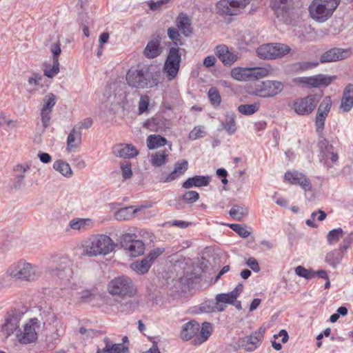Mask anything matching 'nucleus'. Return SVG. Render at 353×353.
<instances>
[{"instance_id":"obj_1","label":"nucleus","mask_w":353,"mask_h":353,"mask_svg":"<svg viewBox=\"0 0 353 353\" xmlns=\"http://www.w3.org/2000/svg\"><path fill=\"white\" fill-rule=\"evenodd\" d=\"M126 81L130 86L138 89L152 88L158 84L156 74L151 68L141 65L132 67L128 70Z\"/></svg>"},{"instance_id":"obj_2","label":"nucleus","mask_w":353,"mask_h":353,"mask_svg":"<svg viewBox=\"0 0 353 353\" xmlns=\"http://www.w3.org/2000/svg\"><path fill=\"white\" fill-rule=\"evenodd\" d=\"M341 0H313L309 7L311 17L317 22L326 21L337 8Z\"/></svg>"},{"instance_id":"obj_3","label":"nucleus","mask_w":353,"mask_h":353,"mask_svg":"<svg viewBox=\"0 0 353 353\" xmlns=\"http://www.w3.org/2000/svg\"><path fill=\"white\" fill-rule=\"evenodd\" d=\"M114 245L110 236L97 234L90 239V242L85 247V252L90 256L107 255L114 250Z\"/></svg>"},{"instance_id":"obj_4","label":"nucleus","mask_w":353,"mask_h":353,"mask_svg":"<svg viewBox=\"0 0 353 353\" xmlns=\"http://www.w3.org/2000/svg\"><path fill=\"white\" fill-rule=\"evenodd\" d=\"M110 294L121 298L132 297L137 292V288L132 279L127 276H120L111 280L108 285Z\"/></svg>"},{"instance_id":"obj_5","label":"nucleus","mask_w":353,"mask_h":353,"mask_svg":"<svg viewBox=\"0 0 353 353\" xmlns=\"http://www.w3.org/2000/svg\"><path fill=\"white\" fill-rule=\"evenodd\" d=\"M290 48L283 43H267L256 49L258 57L263 59H276L281 58L290 52Z\"/></svg>"},{"instance_id":"obj_6","label":"nucleus","mask_w":353,"mask_h":353,"mask_svg":"<svg viewBox=\"0 0 353 353\" xmlns=\"http://www.w3.org/2000/svg\"><path fill=\"white\" fill-rule=\"evenodd\" d=\"M181 50H183L179 47H172L169 50L163 70L170 81L174 79L179 72L181 61Z\"/></svg>"},{"instance_id":"obj_7","label":"nucleus","mask_w":353,"mask_h":353,"mask_svg":"<svg viewBox=\"0 0 353 353\" xmlns=\"http://www.w3.org/2000/svg\"><path fill=\"white\" fill-rule=\"evenodd\" d=\"M9 272L12 277L26 281L35 280L41 274L38 267L25 262L12 265L10 268Z\"/></svg>"},{"instance_id":"obj_8","label":"nucleus","mask_w":353,"mask_h":353,"mask_svg":"<svg viewBox=\"0 0 353 353\" xmlns=\"http://www.w3.org/2000/svg\"><path fill=\"white\" fill-rule=\"evenodd\" d=\"M243 291V285L239 283L237 286L229 293L219 294L216 296V308L219 312H222L225 309L223 304H230L235 306L238 310H241V302L236 301V298Z\"/></svg>"},{"instance_id":"obj_9","label":"nucleus","mask_w":353,"mask_h":353,"mask_svg":"<svg viewBox=\"0 0 353 353\" xmlns=\"http://www.w3.org/2000/svg\"><path fill=\"white\" fill-rule=\"evenodd\" d=\"M319 101V97L316 95H308L305 97L298 98L293 101L292 108L298 115H309L314 111Z\"/></svg>"},{"instance_id":"obj_10","label":"nucleus","mask_w":353,"mask_h":353,"mask_svg":"<svg viewBox=\"0 0 353 353\" xmlns=\"http://www.w3.org/2000/svg\"><path fill=\"white\" fill-rule=\"evenodd\" d=\"M22 313L18 310H11L5 316L4 323L1 327V334L4 339H8L19 327Z\"/></svg>"},{"instance_id":"obj_11","label":"nucleus","mask_w":353,"mask_h":353,"mask_svg":"<svg viewBox=\"0 0 353 353\" xmlns=\"http://www.w3.org/2000/svg\"><path fill=\"white\" fill-rule=\"evenodd\" d=\"M134 234L126 233L122 236V246L132 257H137L143 254L145 245L141 240L136 239Z\"/></svg>"},{"instance_id":"obj_12","label":"nucleus","mask_w":353,"mask_h":353,"mask_svg":"<svg viewBox=\"0 0 353 353\" xmlns=\"http://www.w3.org/2000/svg\"><path fill=\"white\" fill-rule=\"evenodd\" d=\"M336 78V77H327L323 74H317L307 77H296L293 79L292 82L297 85L303 86H311L318 88L320 86H327Z\"/></svg>"},{"instance_id":"obj_13","label":"nucleus","mask_w":353,"mask_h":353,"mask_svg":"<svg viewBox=\"0 0 353 353\" xmlns=\"http://www.w3.org/2000/svg\"><path fill=\"white\" fill-rule=\"evenodd\" d=\"M291 1L292 0H270V7L276 17L286 23H288L290 15Z\"/></svg>"},{"instance_id":"obj_14","label":"nucleus","mask_w":353,"mask_h":353,"mask_svg":"<svg viewBox=\"0 0 353 353\" xmlns=\"http://www.w3.org/2000/svg\"><path fill=\"white\" fill-rule=\"evenodd\" d=\"M243 5V0H220L216 5L217 12L221 15H236Z\"/></svg>"},{"instance_id":"obj_15","label":"nucleus","mask_w":353,"mask_h":353,"mask_svg":"<svg viewBox=\"0 0 353 353\" xmlns=\"http://www.w3.org/2000/svg\"><path fill=\"white\" fill-rule=\"evenodd\" d=\"M332 105L330 97H325L320 103L315 119L316 130L318 133H321L324 128L325 121L330 111Z\"/></svg>"},{"instance_id":"obj_16","label":"nucleus","mask_w":353,"mask_h":353,"mask_svg":"<svg viewBox=\"0 0 353 353\" xmlns=\"http://www.w3.org/2000/svg\"><path fill=\"white\" fill-rule=\"evenodd\" d=\"M284 85L279 81H263L261 84L260 97H272L283 91Z\"/></svg>"},{"instance_id":"obj_17","label":"nucleus","mask_w":353,"mask_h":353,"mask_svg":"<svg viewBox=\"0 0 353 353\" xmlns=\"http://www.w3.org/2000/svg\"><path fill=\"white\" fill-rule=\"evenodd\" d=\"M265 329L259 327L251 335L244 338V350L248 352H252L259 347L263 339Z\"/></svg>"},{"instance_id":"obj_18","label":"nucleus","mask_w":353,"mask_h":353,"mask_svg":"<svg viewBox=\"0 0 353 353\" xmlns=\"http://www.w3.org/2000/svg\"><path fill=\"white\" fill-rule=\"evenodd\" d=\"M274 70L270 65L263 67L244 68V79H259L271 76Z\"/></svg>"},{"instance_id":"obj_19","label":"nucleus","mask_w":353,"mask_h":353,"mask_svg":"<svg viewBox=\"0 0 353 353\" xmlns=\"http://www.w3.org/2000/svg\"><path fill=\"white\" fill-rule=\"evenodd\" d=\"M285 179L291 184L299 185L305 191L311 190L312 185L309 179L297 171L287 172L285 174Z\"/></svg>"},{"instance_id":"obj_20","label":"nucleus","mask_w":353,"mask_h":353,"mask_svg":"<svg viewBox=\"0 0 353 353\" xmlns=\"http://www.w3.org/2000/svg\"><path fill=\"white\" fill-rule=\"evenodd\" d=\"M52 274L61 280L69 281L73 274L72 262L66 258L63 259L58 266L52 270Z\"/></svg>"},{"instance_id":"obj_21","label":"nucleus","mask_w":353,"mask_h":353,"mask_svg":"<svg viewBox=\"0 0 353 353\" xmlns=\"http://www.w3.org/2000/svg\"><path fill=\"white\" fill-rule=\"evenodd\" d=\"M350 55V51L348 50L341 48H332L323 53L320 61L321 63L336 61L344 59Z\"/></svg>"},{"instance_id":"obj_22","label":"nucleus","mask_w":353,"mask_h":353,"mask_svg":"<svg viewBox=\"0 0 353 353\" xmlns=\"http://www.w3.org/2000/svg\"><path fill=\"white\" fill-rule=\"evenodd\" d=\"M30 169V165L28 163L17 164L13 168V170L16 172L14 176V181L12 188L15 190H21L25 185V176L26 172Z\"/></svg>"},{"instance_id":"obj_23","label":"nucleus","mask_w":353,"mask_h":353,"mask_svg":"<svg viewBox=\"0 0 353 353\" xmlns=\"http://www.w3.org/2000/svg\"><path fill=\"white\" fill-rule=\"evenodd\" d=\"M199 330L200 325L197 321L194 320L190 321L183 325L180 332V337L183 341H189L196 336Z\"/></svg>"},{"instance_id":"obj_24","label":"nucleus","mask_w":353,"mask_h":353,"mask_svg":"<svg viewBox=\"0 0 353 353\" xmlns=\"http://www.w3.org/2000/svg\"><path fill=\"white\" fill-rule=\"evenodd\" d=\"M17 339L21 344H28L34 342L37 339V334L33 325L26 323L23 330L17 334Z\"/></svg>"},{"instance_id":"obj_25","label":"nucleus","mask_w":353,"mask_h":353,"mask_svg":"<svg viewBox=\"0 0 353 353\" xmlns=\"http://www.w3.org/2000/svg\"><path fill=\"white\" fill-rule=\"evenodd\" d=\"M113 153L121 158H133L138 154L137 149L132 144H119L113 148Z\"/></svg>"},{"instance_id":"obj_26","label":"nucleus","mask_w":353,"mask_h":353,"mask_svg":"<svg viewBox=\"0 0 353 353\" xmlns=\"http://www.w3.org/2000/svg\"><path fill=\"white\" fill-rule=\"evenodd\" d=\"M216 55L225 65H230L237 59L236 55L230 52L228 48L225 45L216 47Z\"/></svg>"},{"instance_id":"obj_27","label":"nucleus","mask_w":353,"mask_h":353,"mask_svg":"<svg viewBox=\"0 0 353 353\" xmlns=\"http://www.w3.org/2000/svg\"><path fill=\"white\" fill-rule=\"evenodd\" d=\"M176 26L185 37H190L192 34L191 20L187 14L180 13L176 17Z\"/></svg>"},{"instance_id":"obj_28","label":"nucleus","mask_w":353,"mask_h":353,"mask_svg":"<svg viewBox=\"0 0 353 353\" xmlns=\"http://www.w3.org/2000/svg\"><path fill=\"white\" fill-rule=\"evenodd\" d=\"M81 143V132L79 129H77V126L75 125L68 136L66 150L70 152L79 148Z\"/></svg>"},{"instance_id":"obj_29","label":"nucleus","mask_w":353,"mask_h":353,"mask_svg":"<svg viewBox=\"0 0 353 353\" xmlns=\"http://www.w3.org/2000/svg\"><path fill=\"white\" fill-rule=\"evenodd\" d=\"M210 181V176H209L196 175L193 177H190L185 181L182 184V187L185 189H190L193 187H204L208 185Z\"/></svg>"},{"instance_id":"obj_30","label":"nucleus","mask_w":353,"mask_h":353,"mask_svg":"<svg viewBox=\"0 0 353 353\" xmlns=\"http://www.w3.org/2000/svg\"><path fill=\"white\" fill-rule=\"evenodd\" d=\"M105 347L98 348L97 353H128V348L121 343H112L108 337L104 338Z\"/></svg>"},{"instance_id":"obj_31","label":"nucleus","mask_w":353,"mask_h":353,"mask_svg":"<svg viewBox=\"0 0 353 353\" xmlns=\"http://www.w3.org/2000/svg\"><path fill=\"white\" fill-rule=\"evenodd\" d=\"M353 107V84L345 86L341 99L340 108L343 112H349Z\"/></svg>"},{"instance_id":"obj_32","label":"nucleus","mask_w":353,"mask_h":353,"mask_svg":"<svg viewBox=\"0 0 353 353\" xmlns=\"http://www.w3.org/2000/svg\"><path fill=\"white\" fill-rule=\"evenodd\" d=\"M212 332L211 323L203 322L200 326V330L196 336L194 338L193 343L195 345H199L206 341L210 336Z\"/></svg>"},{"instance_id":"obj_33","label":"nucleus","mask_w":353,"mask_h":353,"mask_svg":"<svg viewBox=\"0 0 353 353\" xmlns=\"http://www.w3.org/2000/svg\"><path fill=\"white\" fill-rule=\"evenodd\" d=\"M172 145L169 144V150H161L156 152L151 155L150 163L152 165L160 167L168 161L170 151L172 150Z\"/></svg>"},{"instance_id":"obj_34","label":"nucleus","mask_w":353,"mask_h":353,"mask_svg":"<svg viewBox=\"0 0 353 353\" xmlns=\"http://www.w3.org/2000/svg\"><path fill=\"white\" fill-rule=\"evenodd\" d=\"M161 52V48L160 47L159 41L153 39L148 41L143 54L148 59H154L159 56Z\"/></svg>"},{"instance_id":"obj_35","label":"nucleus","mask_w":353,"mask_h":353,"mask_svg":"<svg viewBox=\"0 0 353 353\" xmlns=\"http://www.w3.org/2000/svg\"><path fill=\"white\" fill-rule=\"evenodd\" d=\"M262 81L252 79L250 78L244 79V90L250 94L260 97Z\"/></svg>"},{"instance_id":"obj_36","label":"nucleus","mask_w":353,"mask_h":353,"mask_svg":"<svg viewBox=\"0 0 353 353\" xmlns=\"http://www.w3.org/2000/svg\"><path fill=\"white\" fill-rule=\"evenodd\" d=\"M143 126L150 131L158 132L163 130L165 123L161 118L155 117L147 119Z\"/></svg>"},{"instance_id":"obj_37","label":"nucleus","mask_w":353,"mask_h":353,"mask_svg":"<svg viewBox=\"0 0 353 353\" xmlns=\"http://www.w3.org/2000/svg\"><path fill=\"white\" fill-rule=\"evenodd\" d=\"M343 257V252L341 250H333L326 254L325 261L332 268L339 265Z\"/></svg>"},{"instance_id":"obj_38","label":"nucleus","mask_w":353,"mask_h":353,"mask_svg":"<svg viewBox=\"0 0 353 353\" xmlns=\"http://www.w3.org/2000/svg\"><path fill=\"white\" fill-rule=\"evenodd\" d=\"M147 147L150 150H154L168 143L167 139L159 134H150L147 137Z\"/></svg>"},{"instance_id":"obj_39","label":"nucleus","mask_w":353,"mask_h":353,"mask_svg":"<svg viewBox=\"0 0 353 353\" xmlns=\"http://www.w3.org/2000/svg\"><path fill=\"white\" fill-rule=\"evenodd\" d=\"M138 209H134L132 206L122 208L115 212L114 218L118 221L130 220L134 217Z\"/></svg>"},{"instance_id":"obj_40","label":"nucleus","mask_w":353,"mask_h":353,"mask_svg":"<svg viewBox=\"0 0 353 353\" xmlns=\"http://www.w3.org/2000/svg\"><path fill=\"white\" fill-rule=\"evenodd\" d=\"M53 168L65 177L70 178L72 176L73 173L70 165L61 159L57 160L54 162Z\"/></svg>"},{"instance_id":"obj_41","label":"nucleus","mask_w":353,"mask_h":353,"mask_svg":"<svg viewBox=\"0 0 353 353\" xmlns=\"http://www.w3.org/2000/svg\"><path fill=\"white\" fill-rule=\"evenodd\" d=\"M318 145L320 148L321 154L325 151L329 152L331 153V161L332 163H335L338 160V154L334 152L333 146L329 145L328 141L325 139L321 137L319 141Z\"/></svg>"},{"instance_id":"obj_42","label":"nucleus","mask_w":353,"mask_h":353,"mask_svg":"<svg viewBox=\"0 0 353 353\" xmlns=\"http://www.w3.org/2000/svg\"><path fill=\"white\" fill-rule=\"evenodd\" d=\"M92 224V221L90 219H73L69 223V226L73 230H83L87 227H90Z\"/></svg>"},{"instance_id":"obj_43","label":"nucleus","mask_w":353,"mask_h":353,"mask_svg":"<svg viewBox=\"0 0 353 353\" xmlns=\"http://www.w3.org/2000/svg\"><path fill=\"white\" fill-rule=\"evenodd\" d=\"M151 265L148 261L145 258H143L140 261H136L132 263L131 268L137 273L143 274L148 272Z\"/></svg>"},{"instance_id":"obj_44","label":"nucleus","mask_w":353,"mask_h":353,"mask_svg":"<svg viewBox=\"0 0 353 353\" xmlns=\"http://www.w3.org/2000/svg\"><path fill=\"white\" fill-rule=\"evenodd\" d=\"M252 228L244 225V246L254 250L256 248L255 238L252 236Z\"/></svg>"},{"instance_id":"obj_45","label":"nucleus","mask_w":353,"mask_h":353,"mask_svg":"<svg viewBox=\"0 0 353 353\" xmlns=\"http://www.w3.org/2000/svg\"><path fill=\"white\" fill-rule=\"evenodd\" d=\"M208 95L209 100L213 106L217 107L220 105L221 102V97L216 88H210L208 90Z\"/></svg>"},{"instance_id":"obj_46","label":"nucleus","mask_w":353,"mask_h":353,"mask_svg":"<svg viewBox=\"0 0 353 353\" xmlns=\"http://www.w3.org/2000/svg\"><path fill=\"white\" fill-rule=\"evenodd\" d=\"M224 129L230 134H232L236 130V124L234 115L232 113L227 114L225 120L222 123Z\"/></svg>"},{"instance_id":"obj_47","label":"nucleus","mask_w":353,"mask_h":353,"mask_svg":"<svg viewBox=\"0 0 353 353\" xmlns=\"http://www.w3.org/2000/svg\"><path fill=\"white\" fill-rule=\"evenodd\" d=\"M343 235V231L341 228L330 231L327 235V240L330 245L337 243Z\"/></svg>"},{"instance_id":"obj_48","label":"nucleus","mask_w":353,"mask_h":353,"mask_svg":"<svg viewBox=\"0 0 353 353\" xmlns=\"http://www.w3.org/2000/svg\"><path fill=\"white\" fill-rule=\"evenodd\" d=\"M59 72V62L57 58L53 59L52 65L46 66L44 69V74L49 78H53Z\"/></svg>"},{"instance_id":"obj_49","label":"nucleus","mask_w":353,"mask_h":353,"mask_svg":"<svg viewBox=\"0 0 353 353\" xmlns=\"http://www.w3.org/2000/svg\"><path fill=\"white\" fill-rule=\"evenodd\" d=\"M295 273L300 277L305 279H310L314 277V271L312 270L306 269L302 265H299L295 268Z\"/></svg>"},{"instance_id":"obj_50","label":"nucleus","mask_w":353,"mask_h":353,"mask_svg":"<svg viewBox=\"0 0 353 353\" xmlns=\"http://www.w3.org/2000/svg\"><path fill=\"white\" fill-rule=\"evenodd\" d=\"M318 64V62L302 61L294 63L293 68L296 71H305L317 66Z\"/></svg>"},{"instance_id":"obj_51","label":"nucleus","mask_w":353,"mask_h":353,"mask_svg":"<svg viewBox=\"0 0 353 353\" xmlns=\"http://www.w3.org/2000/svg\"><path fill=\"white\" fill-rule=\"evenodd\" d=\"M168 36L176 46L183 45L181 37L178 30L174 28H169L168 29Z\"/></svg>"},{"instance_id":"obj_52","label":"nucleus","mask_w":353,"mask_h":353,"mask_svg":"<svg viewBox=\"0 0 353 353\" xmlns=\"http://www.w3.org/2000/svg\"><path fill=\"white\" fill-rule=\"evenodd\" d=\"M121 174L124 179H129L132 176V165L129 161H122L120 163Z\"/></svg>"},{"instance_id":"obj_53","label":"nucleus","mask_w":353,"mask_h":353,"mask_svg":"<svg viewBox=\"0 0 353 353\" xmlns=\"http://www.w3.org/2000/svg\"><path fill=\"white\" fill-rule=\"evenodd\" d=\"M56 104V97L54 94L50 93L47 96H46L44 99V103L41 110H50L52 112V108Z\"/></svg>"},{"instance_id":"obj_54","label":"nucleus","mask_w":353,"mask_h":353,"mask_svg":"<svg viewBox=\"0 0 353 353\" xmlns=\"http://www.w3.org/2000/svg\"><path fill=\"white\" fill-rule=\"evenodd\" d=\"M199 199V194L196 191L190 190L182 195L181 199L188 203H193Z\"/></svg>"},{"instance_id":"obj_55","label":"nucleus","mask_w":353,"mask_h":353,"mask_svg":"<svg viewBox=\"0 0 353 353\" xmlns=\"http://www.w3.org/2000/svg\"><path fill=\"white\" fill-rule=\"evenodd\" d=\"M137 304L132 300L126 301L123 303H120L119 310L122 312H128L134 310Z\"/></svg>"},{"instance_id":"obj_56","label":"nucleus","mask_w":353,"mask_h":353,"mask_svg":"<svg viewBox=\"0 0 353 353\" xmlns=\"http://www.w3.org/2000/svg\"><path fill=\"white\" fill-rule=\"evenodd\" d=\"M165 251L163 248H158L152 250L145 258L152 265L153 261Z\"/></svg>"},{"instance_id":"obj_57","label":"nucleus","mask_w":353,"mask_h":353,"mask_svg":"<svg viewBox=\"0 0 353 353\" xmlns=\"http://www.w3.org/2000/svg\"><path fill=\"white\" fill-rule=\"evenodd\" d=\"M188 163L184 159L180 162L178 161L174 164V171H176V172L181 176L188 170Z\"/></svg>"},{"instance_id":"obj_58","label":"nucleus","mask_w":353,"mask_h":353,"mask_svg":"<svg viewBox=\"0 0 353 353\" xmlns=\"http://www.w3.org/2000/svg\"><path fill=\"white\" fill-rule=\"evenodd\" d=\"M181 175H179L176 171H172L170 174L165 175L164 173H163L159 178V181L161 183H170L174 180H176L177 178H179Z\"/></svg>"},{"instance_id":"obj_59","label":"nucleus","mask_w":353,"mask_h":353,"mask_svg":"<svg viewBox=\"0 0 353 353\" xmlns=\"http://www.w3.org/2000/svg\"><path fill=\"white\" fill-rule=\"evenodd\" d=\"M259 108V103L255 102L252 104H244L243 113L244 115H251L255 113Z\"/></svg>"},{"instance_id":"obj_60","label":"nucleus","mask_w":353,"mask_h":353,"mask_svg":"<svg viewBox=\"0 0 353 353\" xmlns=\"http://www.w3.org/2000/svg\"><path fill=\"white\" fill-rule=\"evenodd\" d=\"M149 105V97L146 95L141 96L139 102V113L143 114L145 112Z\"/></svg>"},{"instance_id":"obj_61","label":"nucleus","mask_w":353,"mask_h":353,"mask_svg":"<svg viewBox=\"0 0 353 353\" xmlns=\"http://www.w3.org/2000/svg\"><path fill=\"white\" fill-rule=\"evenodd\" d=\"M52 112L50 110H41V120L44 128H46L50 125Z\"/></svg>"},{"instance_id":"obj_62","label":"nucleus","mask_w":353,"mask_h":353,"mask_svg":"<svg viewBox=\"0 0 353 353\" xmlns=\"http://www.w3.org/2000/svg\"><path fill=\"white\" fill-rule=\"evenodd\" d=\"M229 214L232 218L236 220H240L243 217V212L241 208L238 205H235L232 208L229 212Z\"/></svg>"},{"instance_id":"obj_63","label":"nucleus","mask_w":353,"mask_h":353,"mask_svg":"<svg viewBox=\"0 0 353 353\" xmlns=\"http://www.w3.org/2000/svg\"><path fill=\"white\" fill-rule=\"evenodd\" d=\"M204 133L203 130L201 127H195L189 134V138L192 140H196L198 138L202 137L203 134Z\"/></svg>"},{"instance_id":"obj_64","label":"nucleus","mask_w":353,"mask_h":353,"mask_svg":"<svg viewBox=\"0 0 353 353\" xmlns=\"http://www.w3.org/2000/svg\"><path fill=\"white\" fill-rule=\"evenodd\" d=\"M246 264L254 272H259L260 271V267L259 265V263L254 258H249L246 261Z\"/></svg>"}]
</instances>
